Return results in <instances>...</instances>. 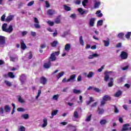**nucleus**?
Returning <instances> with one entry per match:
<instances>
[{
  "mask_svg": "<svg viewBox=\"0 0 131 131\" xmlns=\"http://www.w3.org/2000/svg\"><path fill=\"white\" fill-rule=\"evenodd\" d=\"M8 26V24H3L2 25V29L3 31L4 32H7V33H12L13 32V30L14 29L13 28V26L10 25L8 28L7 27Z\"/></svg>",
  "mask_w": 131,
  "mask_h": 131,
  "instance_id": "1",
  "label": "nucleus"
},
{
  "mask_svg": "<svg viewBox=\"0 0 131 131\" xmlns=\"http://www.w3.org/2000/svg\"><path fill=\"white\" fill-rule=\"evenodd\" d=\"M60 55V51H57L52 53L50 56L48 58V60L50 62H54L57 60V57L56 56H59Z\"/></svg>",
  "mask_w": 131,
  "mask_h": 131,
  "instance_id": "2",
  "label": "nucleus"
},
{
  "mask_svg": "<svg viewBox=\"0 0 131 131\" xmlns=\"http://www.w3.org/2000/svg\"><path fill=\"white\" fill-rule=\"evenodd\" d=\"M76 78V75L75 74H73L70 76V78L66 79V78H64L62 80V82H73L75 81V79Z\"/></svg>",
  "mask_w": 131,
  "mask_h": 131,
  "instance_id": "3",
  "label": "nucleus"
},
{
  "mask_svg": "<svg viewBox=\"0 0 131 131\" xmlns=\"http://www.w3.org/2000/svg\"><path fill=\"white\" fill-rule=\"evenodd\" d=\"M107 101H111V97L109 95H105L103 97L102 100L101 101V105L104 106Z\"/></svg>",
  "mask_w": 131,
  "mask_h": 131,
  "instance_id": "4",
  "label": "nucleus"
},
{
  "mask_svg": "<svg viewBox=\"0 0 131 131\" xmlns=\"http://www.w3.org/2000/svg\"><path fill=\"white\" fill-rule=\"evenodd\" d=\"M110 73H115V72H112V71H105L104 72V81H108L110 78V76H109V74H110Z\"/></svg>",
  "mask_w": 131,
  "mask_h": 131,
  "instance_id": "5",
  "label": "nucleus"
},
{
  "mask_svg": "<svg viewBox=\"0 0 131 131\" xmlns=\"http://www.w3.org/2000/svg\"><path fill=\"white\" fill-rule=\"evenodd\" d=\"M120 56L122 60H126L128 57V54L125 51H122Z\"/></svg>",
  "mask_w": 131,
  "mask_h": 131,
  "instance_id": "6",
  "label": "nucleus"
},
{
  "mask_svg": "<svg viewBox=\"0 0 131 131\" xmlns=\"http://www.w3.org/2000/svg\"><path fill=\"white\" fill-rule=\"evenodd\" d=\"M6 45V37L0 35V47Z\"/></svg>",
  "mask_w": 131,
  "mask_h": 131,
  "instance_id": "7",
  "label": "nucleus"
},
{
  "mask_svg": "<svg viewBox=\"0 0 131 131\" xmlns=\"http://www.w3.org/2000/svg\"><path fill=\"white\" fill-rule=\"evenodd\" d=\"M15 16L14 15H9L5 19V21L7 23H10L11 21L14 20Z\"/></svg>",
  "mask_w": 131,
  "mask_h": 131,
  "instance_id": "8",
  "label": "nucleus"
},
{
  "mask_svg": "<svg viewBox=\"0 0 131 131\" xmlns=\"http://www.w3.org/2000/svg\"><path fill=\"white\" fill-rule=\"evenodd\" d=\"M40 83L43 84V85L47 84L48 83V79L43 76L41 77L40 78Z\"/></svg>",
  "mask_w": 131,
  "mask_h": 131,
  "instance_id": "9",
  "label": "nucleus"
},
{
  "mask_svg": "<svg viewBox=\"0 0 131 131\" xmlns=\"http://www.w3.org/2000/svg\"><path fill=\"white\" fill-rule=\"evenodd\" d=\"M95 21H96V18L92 17L90 19L89 21V25L91 27H94L95 25Z\"/></svg>",
  "mask_w": 131,
  "mask_h": 131,
  "instance_id": "10",
  "label": "nucleus"
},
{
  "mask_svg": "<svg viewBox=\"0 0 131 131\" xmlns=\"http://www.w3.org/2000/svg\"><path fill=\"white\" fill-rule=\"evenodd\" d=\"M27 48V47L26 46V44L24 43V41L23 40H20V49H21V50H24Z\"/></svg>",
  "mask_w": 131,
  "mask_h": 131,
  "instance_id": "11",
  "label": "nucleus"
},
{
  "mask_svg": "<svg viewBox=\"0 0 131 131\" xmlns=\"http://www.w3.org/2000/svg\"><path fill=\"white\" fill-rule=\"evenodd\" d=\"M26 79V77L25 75H21L19 77V80L21 82V84H24L25 80Z\"/></svg>",
  "mask_w": 131,
  "mask_h": 131,
  "instance_id": "12",
  "label": "nucleus"
},
{
  "mask_svg": "<svg viewBox=\"0 0 131 131\" xmlns=\"http://www.w3.org/2000/svg\"><path fill=\"white\" fill-rule=\"evenodd\" d=\"M130 125L129 124H124L123 125V127L121 130V131H126L128 130V126H129Z\"/></svg>",
  "mask_w": 131,
  "mask_h": 131,
  "instance_id": "13",
  "label": "nucleus"
},
{
  "mask_svg": "<svg viewBox=\"0 0 131 131\" xmlns=\"http://www.w3.org/2000/svg\"><path fill=\"white\" fill-rule=\"evenodd\" d=\"M51 65H52V63H51V61H48V63H45L43 64L44 68L46 69H49L51 67Z\"/></svg>",
  "mask_w": 131,
  "mask_h": 131,
  "instance_id": "14",
  "label": "nucleus"
},
{
  "mask_svg": "<svg viewBox=\"0 0 131 131\" xmlns=\"http://www.w3.org/2000/svg\"><path fill=\"white\" fill-rule=\"evenodd\" d=\"M70 49H71V45L70 43H67L64 46L65 51L69 52L70 51Z\"/></svg>",
  "mask_w": 131,
  "mask_h": 131,
  "instance_id": "15",
  "label": "nucleus"
},
{
  "mask_svg": "<svg viewBox=\"0 0 131 131\" xmlns=\"http://www.w3.org/2000/svg\"><path fill=\"white\" fill-rule=\"evenodd\" d=\"M100 6H101L100 2H95L94 5V9H99Z\"/></svg>",
  "mask_w": 131,
  "mask_h": 131,
  "instance_id": "16",
  "label": "nucleus"
},
{
  "mask_svg": "<svg viewBox=\"0 0 131 131\" xmlns=\"http://www.w3.org/2000/svg\"><path fill=\"white\" fill-rule=\"evenodd\" d=\"M55 14V10L52 9H49L47 11V15L49 16H53Z\"/></svg>",
  "mask_w": 131,
  "mask_h": 131,
  "instance_id": "17",
  "label": "nucleus"
},
{
  "mask_svg": "<svg viewBox=\"0 0 131 131\" xmlns=\"http://www.w3.org/2000/svg\"><path fill=\"white\" fill-rule=\"evenodd\" d=\"M103 43H104V47H109L110 45V39L107 38V40H104Z\"/></svg>",
  "mask_w": 131,
  "mask_h": 131,
  "instance_id": "18",
  "label": "nucleus"
},
{
  "mask_svg": "<svg viewBox=\"0 0 131 131\" xmlns=\"http://www.w3.org/2000/svg\"><path fill=\"white\" fill-rule=\"evenodd\" d=\"M55 23L56 24H60L61 23V15H59L55 19Z\"/></svg>",
  "mask_w": 131,
  "mask_h": 131,
  "instance_id": "19",
  "label": "nucleus"
},
{
  "mask_svg": "<svg viewBox=\"0 0 131 131\" xmlns=\"http://www.w3.org/2000/svg\"><path fill=\"white\" fill-rule=\"evenodd\" d=\"M18 101L21 103V104H24V103H25V100H24L20 95L18 96Z\"/></svg>",
  "mask_w": 131,
  "mask_h": 131,
  "instance_id": "20",
  "label": "nucleus"
},
{
  "mask_svg": "<svg viewBox=\"0 0 131 131\" xmlns=\"http://www.w3.org/2000/svg\"><path fill=\"white\" fill-rule=\"evenodd\" d=\"M43 124L42 125V127H46L48 125V119L47 118H44L43 119Z\"/></svg>",
  "mask_w": 131,
  "mask_h": 131,
  "instance_id": "21",
  "label": "nucleus"
},
{
  "mask_svg": "<svg viewBox=\"0 0 131 131\" xmlns=\"http://www.w3.org/2000/svg\"><path fill=\"white\" fill-rule=\"evenodd\" d=\"M4 110L6 113L10 112L11 111V107H10V106L6 105L4 107Z\"/></svg>",
  "mask_w": 131,
  "mask_h": 131,
  "instance_id": "22",
  "label": "nucleus"
},
{
  "mask_svg": "<svg viewBox=\"0 0 131 131\" xmlns=\"http://www.w3.org/2000/svg\"><path fill=\"white\" fill-rule=\"evenodd\" d=\"M99 57V55L97 53H94L92 55H91L89 57V59H94V58H97Z\"/></svg>",
  "mask_w": 131,
  "mask_h": 131,
  "instance_id": "23",
  "label": "nucleus"
},
{
  "mask_svg": "<svg viewBox=\"0 0 131 131\" xmlns=\"http://www.w3.org/2000/svg\"><path fill=\"white\" fill-rule=\"evenodd\" d=\"M122 95V92L120 90H119L115 94V96L118 98V97H120Z\"/></svg>",
  "mask_w": 131,
  "mask_h": 131,
  "instance_id": "24",
  "label": "nucleus"
},
{
  "mask_svg": "<svg viewBox=\"0 0 131 131\" xmlns=\"http://www.w3.org/2000/svg\"><path fill=\"white\" fill-rule=\"evenodd\" d=\"M50 45L51 47H52V48H56V47H57V45H58V41H57L56 40H55L52 42H51Z\"/></svg>",
  "mask_w": 131,
  "mask_h": 131,
  "instance_id": "25",
  "label": "nucleus"
},
{
  "mask_svg": "<svg viewBox=\"0 0 131 131\" xmlns=\"http://www.w3.org/2000/svg\"><path fill=\"white\" fill-rule=\"evenodd\" d=\"M110 82H109L108 83V86L109 88H112V86H113V82H114V81H113V78H110Z\"/></svg>",
  "mask_w": 131,
  "mask_h": 131,
  "instance_id": "26",
  "label": "nucleus"
},
{
  "mask_svg": "<svg viewBox=\"0 0 131 131\" xmlns=\"http://www.w3.org/2000/svg\"><path fill=\"white\" fill-rule=\"evenodd\" d=\"M124 33H120L118 35V37H119V38H120V39L124 40Z\"/></svg>",
  "mask_w": 131,
  "mask_h": 131,
  "instance_id": "27",
  "label": "nucleus"
},
{
  "mask_svg": "<svg viewBox=\"0 0 131 131\" xmlns=\"http://www.w3.org/2000/svg\"><path fill=\"white\" fill-rule=\"evenodd\" d=\"M79 42L80 45H82V46H84V41H83V39H82V36H80Z\"/></svg>",
  "mask_w": 131,
  "mask_h": 131,
  "instance_id": "28",
  "label": "nucleus"
},
{
  "mask_svg": "<svg viewBox=\"0 0 131 131\" xmlns=\"http://www.w3.org/2000/svg\"><path fill=\"white\" fill-rule=\"evenodd\" d=\"M8 77H10V78H15V75H14V73L13 72H8Z\"/></svg>",
  "mask_w": 131,
  "mask_h": 131,
  "instance_id": "29",
  "label": "nucleus"
},
{
  "mask_svg": "<svg viewBox=\"0 0 131 131\" xmlns=\"http://www.w3.org/2000/svg\"><path fill=\"white\" fill-rule=\"evenodd\" d=\"M98 114L99 115H102L103 114V113H104V112H105L104 108H101L100 107H98Z\"/></svg>",
  "mask_w": 131,
  "mask_h": 131,
  "instance_id": "30",
  "label": "nucleus"
},
{
  "mask_svg": "<svg viewBox=\"0 0 131 131\" xmlns=\"http://www.w3.org/2000/svg\"><path fill=\"white\" fill-rule=\"evenodd\" d=\"M73 92L74 94H76L77 95H79V94H81V91L79 90L73 89Z\"/></svg>",
  "mask_w": 131,
  "mask_h": 131,
  "instance_id": "31",
  "label": "nucleus"
},
{
  "mask_svg": "<svg viewBox=\"0 0 131 131\" xmlns=\"http://www.w3.org/2000/svg\"><path fill=\"white\" fill-rule=\"evenodd\" d=\"M63 7L65 11H67V12H69V11H71V8L70 7L66 5H64Z\"/></svg>",
  "mask_w": 131,
  "mask_h": 131,
  "instance_id": "32",
  "label": "nucleus"
},
{
  "mask_svg": "<svg viewBox=\"0 0 131 131\" xmlns=\"http://www.w3.org/2000/svg\"><path fill=\"white\" fill-rule=\"evenodd\" d=\"M64 74H65V72H61L60 73H59L58 75L57 76V79H59V78H60V77H62V76H63Z\"/></svg>",
  "mask_w": 131,
  "mask_h": 131,
  "instance_id": "33",
  "label": "nucleus"
},
{
  "mask_svg": "<svg viewBox=\"0 0 131 131\" xmlns=\"http://www.w3.org/2000/svg\"><path fill=\"white\" fill-rule=\"evenodd\" d=\"M96 15H97V17H103V14L101 13V10H98L96 13Z\"/></svg>",
  "mask_w": 131,
  "mask_h": 131,
  "instance_id": "34",
  "label": "nucleus"
},
{
  "mask_svg": "<svg viewBox=\"0 0 131 131\" xmlns=\"http://www.w3.org/2000/svg\"><path fill=\"white\" fill-rule=\"evenodd\" d=\"M94 74H95L94 73V72H90L87 75V77H88V78H92V77H93V76L94 75Z\"/></svg>",
  "mask_w": 131,
  "mask_h": 131,
  "instance_id": "35",
  "label": "nucleus"
},
{
  "mask_svg": "<svg viewBox=\"0 0 131 131\" xmlns=\"http://www.w3.org/2000/svg\"><path fill=\"white\" fill-rule=\"evenodd\" d=\"M131 32H128L127 34H125V36L127 39H129L130 38Z\"/></svg>",
  "mask_w": 131,
  "mask_h": 131,
  "instance_id": "36",
  "label": "nucleus"
},
{
  "mask_svg": "<svg viewBox=\"0 0 131 131\" xmlns=\"http://www.w3.org/2000/svg\"><path fill=\"white\" fill-rule=\"evenodd\" d=\"M58 111H59L58 110L53 111L51 113V116H55V115H57V114L58 113Z\"/></svg>",
  "mask_w": 131,
  "mask_h": 131,
  "instance_id": "37",
  "label": "nucleus"
},
{
  "mask_svg": "<svg viewBox=\"0 0 131 131\" xmlns=\"http://www.w3.org/2000/svg\"><path fill=\"white\" fill-rule=\"evenodd\" d=\"M100 124H101V125H104V124H106L107 123V121L105 119L101 120L100 121Z\"/></svg>",
  "mask_w": 131,
  "mask_h": 131,
  "instance_id": "38",
  "label": "nucleus"
},
{
  "mask_svg": "<svg viewBox=\"0 0 131 131\" xmlns=\"http://www.w3.org/2000/svg\"><path fill=\"white\" fill-rule=\"evenodd\" d=\"M73 117H74V118H78V117H79L78 112H77V111H75L74 112Z\"/></svg>",
  "mask_w": 131,
  "mask_h": 131,
  "instance_id": "39",
  "label": "nucleus"
},
{
  "mask_svg": "<svg viewBox=\"0 0 131 131\" xmlns=\"http://www.w3.org/2000/svg\"><path fill=\"white\" fill-rule=\"evenodd\" d=\"M124 80V78L123 77H121L118 79V83H121V82H123V80Z\"/></svg>",
  "mask_w": 131,
  "mask_h": 131,
  "instance_id": "40",
  "label": "nucleus"
},
{
  "mask_svg": "<svg viewBox=\"0 0 131 131\" xmlns=\"http://www.w3.org/2000/svg\"><path fill=\"white\" fill-rule=\"evenodd\" d=\"M78 12H79V13H80V14H81V15H83V14H85V11H84V10L82 9V8H79V9H78Z\"/></svg>",
  "mask_w": 131,
  "mask_h": 131,
  "instance_id": "41",
  "label": "nucleus"
},
{
  "mask_svg": "<svg viewBox=\"0 0 131 131\" xmlns=\"http://www.w3.org/2000/svg\"><path fill=\"white\" fill-rule=\"evenodd\" d=\"M21 117H23V118H24V119H28V118H29V115L27 114H24L21 116Z\"/></svg>",
  "mask_w": 131,
  "mask_h": 131,
  "instance_id": "42",
  "label": "nucleus"
},
{
  "mask_svg": "<svg viewBox=\"0 0 131 131\" xmlns=\"http://www.w3.org/2000/svg\"><path fill=\"white\" fill-rule=\"evenodd\" d=\"M103 25V20H99L97 21V26H102Z\"/></svg>",
  "mask_w": 131,
  "mask_h": 131,
  "instance_id": "43",
  "label": "nucleus"
},
{
  "mask_svg": "<svg viewBox=\"0 0 131 131\" xmlns=\"http://www.w3.org/2000/svg\"><path fill=\"white\" fill-rule=\"evenodd\" d=\"M26 129L25 127L22 125L19 126V128H18L19 131H25Z\"/></svg>",
  "mask_w": 131,
  "mask_h": 131,
  "instance_id": "44",
  "label": "nucleus"
},
{
  "mask_svg": "<svg viewBox=\"0 0 131 131\" xmlns=\"http://www.w3.org/2000/svg\"><path fill=\"white\" fill-rule=\"evenodd\" d=\"M12 106L13 107V110L11 112V114L13 115L14 113H15V109H16V106L15 105V104L12 103Z\"/></svg>",
  "mask_w": 131,
  "mask_h": 131,
  "instance_id": "45",
  "label": "nucleus"
},
{
  "mask_svg": "<svg viewBox=\"0 0 131 131\" xmlns=\"http://www.w3.org/2000/svg\"><path fill=\"white\" fill-rule=\"evenodd\" d=\"M93 91H94L96 93H100V92H101V90H100L99 88H97L96 87L93 88Z\"/></svg>",
  "mask_w": 131,
  "mask_h": 131,
  "instance_id": "46",
  "label": "nucleus"
},
{
  "mask_svg": "<svg viewBox=\"0 0 131 131\" xmlns=\"http://www.w3.org/2000/svg\"><path fill=\"white\" fill-rule=\"evenodd\" d=\"M89 3V1L88 0H84L82 2V6H83V7H85V6H86V4H88Z\"/></svg>",
  "mask_w": 131,
  "mask_h": 131,
  "instance_id": "47",
  "label": "nucleus"
},
{
  "mask_svg": "<svg viewBox=\"0 0 131 131\" xmlns=\"http://www.w3.org/2000/svg\"><path fill=\"white\" fill-rule=\"evenodd\" d=\"M5 83H6L7 86H12V83L9 81H5Z\"/></svg>",
  "mask_w": 131,
  "mask_h": 131,
  "instance_id": "48",
  "label": "nucleus"
},
{
  "mask_svg": "<svg viewBox=\"0 0 131 131\" xmlns=\"http://www.w3.org/2000/svg\"><path fill=\"white\" fill-rule=\"evenodd\" d=\"M17 110L18 112H24L25 111V109L23 107H18Z\"/></svg>",
  "mask_w": 131,
  "mask_h": 131,
  "instance_id": "49",
  "label": "nucleus"
},
{
  "mask_svg": "<svg viewBox=\"0 0 131 131\" xmlns=\"http://www.w3.org/2000/svg\"><path fill=\"white\" fill-rule=\"evenodd\" d=\"M1 21L4 22V21H6V14H4L1 16Z\"/></svg>",
  "mask_w": 131,
  "mask_h": 131,
  "instance_id": "50",
  "label": "nucleus"
},
{
  "mask_svg": "<svg viewBox=\"0 0 131 131\" xmlns=\"http://www.w3.org/2000/svg\"><path fill=\"white\" fill-rule=\"evenodd\" d=\"M58 98H59V95H55L53 96V98L56 101H58Z\"/></svg>",
  "mask_w": 131,
  "mask_h": 131,
  "instance_id": "51",
  "label": "nucleus"
},
{
  "mask_svg": "<svg viewBox=\"0 0 131 131\" xmlns=\"http://www.w3.org/2000/svg\"><path fill=\"white\" fill-rule=\"evenodd\" d=\"M32 57H33V55H32V52L30 51L28 59L30 60L31 59H32Z\"/></svg>",
  "mask_w": 131,
  "mask_h": 131,
  "instance_id": "52",
  "label": "nucleus"
},
{
  "mask_svg": "<svg viewBox=\"0 0 131 131\" xmlns=\"http://www.w3.org/2000/svg\"><path fill=\"white\" fill-rule=\"evenodd\" d=\"M33 4H34V1H31L30 2H29L27 4V6H28V7H31V6H32L33 5Z\"/></svg>",
  "mask_w": 131,
  "mask_h": 131,
  "instance_id": "53",
  "label": "nucleus"
},
{
  "mask_svg": "<svg viewBox=\"0 0 131 131\" xmlns=\"http://www.w3.org/2000/svg\"><path fill=\"white\" fill-rule=\"evenodd\" d=\"M92 118V115H90V116H89L85 120V121H91V119Z\"/></svg>",
  "mask_w": 131,
  "mask_h": 131,
  "instance_id": "54",
  "label": "nucleus"
},
{
  "mask_svg": "<svg viewBox=\"0 0 131 131\" xmlns=\"http://www.w3.org/2000/svg\"><path fill=\"white\" fill-rule=\"evenodd\" d=\"M48 24H49L50 26H54V22L51 21L50 20H49L47 21Z\"/></svg>",
  "mask_w": 131,
  "mask_h": 131,
  "instance_id": "55",
  "label": "nucleus"
},
{
  "mask_svg": "<svg viewBox=\"0 0 131 131\" xmlns=\"http://www.w3.org/2000/svg\"><path fill=\"white\" fill-rule=\"evenodd\" d=\"M34 22L36 24H39V21H38V19L36 17L34 18Z\"/></svg>",
  "mask_w": 131,
  "mask_h": 131,
  "instance_id": "56",
  "label": "nucleus"
},
{
  "mask_svg": "<svg viewBox=\"0 0 131 131\" xmlns=\"http://www.w3.org/2000/svg\"><path fill=\"white\" fill-rule=\"evenodd\" d=\"M34 27L35 28L39 29L40 28V25H39V24H35Z\"/></svg>",
  "mask_w": 131,
  "mask_h": 131,
  "instance_id": "57",
  "label": "nucleus"
},
{
  "mask_svg": "<svg viewBox=\"0 0 131 131\" xmlns=\"http://www.w3.org/2000/svg\"><path fill=\"white\" fill-rule=\"evenodd\" d=\"M114 107H115V111H114L115 113H118V112H119L118 108L115 105H114Z\"/></svg>",
  "mask_w": 131,
  "mask_h": 131,
  "instance_id": "58",
  "label": "nucleus"
},
{
  "mask_svg": "<svg viewBox=\"0 0 131 131\" xmlns=\"http://www.w3.org/2000/svg\"><path fill=\"white\" fill-rule=\"evenodd\" d=\"M45 3L46 8H50V3H49V1H46Z\"/></svg>",
  "mask_w": 131,
  "mask_h": 131,
  "instance_id": "59",
  "label": "nucleus"
},
{
  "mask_svg": "<svg viewBox=\"0 0 131 131\" xmlns=\"http://www.w3.org/2000/svg\"><path fill=\"white\" fill-rule=\"evenodd\" d=\"M70 130H71V131H76V128H75V126H72L70 128Z\"/></svg>",
  "mask_w": 131,
  "mask_h": 131,
  "instance_id": "60",
  "label": "nucleus"
},
{
  "mask_svg": "<svg viewBox=\"0 0 131 131\" xmlns=\"http://www.w3.org/2000/svg\"><path fill=\"white\" fill-rule=\"evenodd\" d=\"M31 34L32 36H33L34 37L35 36H36V33L35 32L31 31Z\"/></svg>",
  "mask_w": 131,
  "mask_h": 131,
  "instance_id": "61",
  "label": "nucleus"
},
{
  "mask_svg": "<svg viewBox=\"0 0 131 131\" xmlns=\"http://www.w3.org/2000/svg\"><path fill=\"white\" fill-rule=\"evenodd\" d=\"M40 47V49H45L47 47V45L46 44H41Z\"/></svg>",
  "mask_w": 131,
  "mask_h": 131,
  "instance_id": "62",
  "label": "nucleus"
},
{
  "mask_svg": "<svg viewBox=\"0 0 131 131\" xmlns=\"http://www.w3.org/2000/svg\"><path fill=\"white\" fill-rule=\"evenodd\" d=\"M28 32L27 31H23L21 32V35L22 36H25L27 34Z\"/></svg>",
  "mask_w": 131,
  "mask_h": 131,
  "instance_id": "63",
  "label": "nucleus"
},
{
  "mask_svg": "<svg viewBox=\"0 0 131 131\" xmlns=\"http://www.w3.org/2000/svg\"><path fill=\"white\" fill-rule=\"evenodd\" d=\"M0 114H4V107H3L0 108Z\"/></svg>",
  "mask_w": 131,
  "mask_h": 131,
  "instance_id": "64",
  "label": "nucleus"
}]
</instances>
